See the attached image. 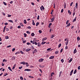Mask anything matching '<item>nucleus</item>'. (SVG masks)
<instances>
[{"instance_id":"nucleus-31","label":"nucleus","mask_w":80,"mask_h":80,"mask_svg":"<svg viewBox=\"0 0 80 80\" xmlns=\"http://www.w3.org/2000/svg\"><path fill=\"white\" fill-rule=\"evenodd\" d=\"M58 51H57L55 52V54H58Z\"/></svg>"},{"instance_id":"nucleus-36","label":"nucleus","mask_w":80,"mask_h":80,"mask_svg":"<svg viewBox=\"0 0 80 80\" xmlns=\"http://www.w3.org/2000/svg\"><path fill=\"white\" fill-rule=\"evenodd\" d=\"M20 79H21V80H23V77H22V76H21L20 77Z\"/></svg>"},{"instance_id":"nucleus-15","label":"nucleus","mask_w":80,"mask_h":80,"mask_svg":"<svg viewBox=\"0 0 80 80\" xmlns=\"http://www.w3.org/2000/svg\"><path fill=\"white\" fill-rule=\"evenodd\" d=\"M8 69H9V70L10 71H11V72H13V71L12 70V69H11V68L10 67H8Z\"/></svg>"},{"instance_id":"nucleus-51","label":"nucleus","mask_w":80,"mask_h":80,"mask_svg":"<svg viewBox=\"0 0 80 80\" xmlns=\"http://www.w3.org/2000/svg\"><path fill=\"white\" fill-rule=\"evenodd\" d=\"M15 50V48H14L12 49V52H14Z\"/></svg>"},{"instance_id":"nucleus-24","label":"nucleus","mask_w":80,"mask_h":80,"mask_svg":"<svg viewBox=\"0 0 80 80\" xmlns=\"http://www.w3.org/2000/svg\"><path fill=\"white\" fill-rule=\"evenodd\" d=\"M34 35L35 34H34L33 32L31 33V36H32V37H34Z\"/></svg>"},{"instance_id":"nucleus-30","label":"nucleus","mask_w":80,"mask_h":80,"mask_svg":"<svg viewBox=\"0 0 80 80\" xmlns=\"http://www.w3.org/2000/svg\"><path fill=\"white\" fill-rule=\"evenodd\" d=\"M77 73V70L75 69L74 71V72L73 73L74 74H75V73Z\"/></svg>"},{"instance_id":"nucleus-12","label":"nucleus","mask_w":80,"mask_h":80,"mask_svg":"<svg viewBox=\"0 0 80 80\" xmlns=\"http://www.w3.org/2000/svg\"><path fill=\"white\" fill-rule=\"evenodd\" d=\"M20 64H23V65H24L25 64V62H20Z\"/></svg>"},{"instance_id":"nucleus-11","label":"nucleus","mask_w":80,"mask_h":80,"mask_svg":"<svg viewBox=\"0 0 80 80\" xmlns=\"http://www.w3.org/2000/svg\"><path fill=\"white\" fill-rule=\"evenodd\" d=\"M77 49H76V48H75L74 50V52H73V53H77Z\"/></svg>"},{"instance_id":"nucleus-6","label":"nucleus","mask_w":80,"mask_h":80,"mask_svg":"<svg viewBox=\"0 0 80 80\" xmlns=\"http://www.w3.org/2000/svg\"><path fill=\"white\" fill-rule=\"evenodd\" d=\"M77 20V17H75V18L72 21V22L73 23L74 22H75Z\"/></svg>"},{"instance_id":"nucleus-2","label":"nucleus","mask_w":80,"mask_h":80,"mask_svg":"<svg viewBox=\"0 0 80 80\" xmlns=\"http://www.w3.org/2000/svg\"><path fill=\"white\" fill-rule=\"evenodd\" d=\"M51 22H53L54 21V20H55V17H52V19H51Z\"/></svg>"},{"instance_id":"nucleus-40","label":"nucleus","mask_w":80,"mask_h":80,"mask_svg":"<svg viewBox=\"0 0 80 80\" xmlns=\"http://www.w3.org/2000/svg\"><path fill=\"white\" fill-rule=\"evenodd\" d=\"M61 45H62V44H61V43L59 44L58 46V48H60V47H61Z\"/></svg>"},{"instance_id":"nucleus-62","label":"nucleus","mask_w":80,"mask_h":80,"mask_svg":"<svg viewBox=\"0 0 80 80\" xmlns=\"http://www.w3.org/2000/svg\"><path fill=\"white\" fill-rule=\"evenodd\" d=\"M63 12V9H62V10L61 11V12L62 13V12Z\"/></svg>"},{"instance_id":"nucleus-14","label":"nucleus","mask_w":80,"mask_h":80,"mask_svg":"<svg viewBox=\"0 0 80 80\" xmlns=\"http://www.w3.org/2000/svg\"><path fill=\"white\" fill-rule=\"evenodd\" d=\"M15 66H16V64H14L13 65V67L12 68V70H14V69L15 68Z\"/></svg>"},{"instance_id":"nucleus-55","label":"nucleus","mask_w":80,"mask_h":80,"mask_svg":"<svg viewBox=\"0 0 80 80\" xmlns=\"http://www.w3.org/2000/svg\"><path fill=\"white\" fill-rule=\"evenodd\" d=\"M20 52H21V53L22 54H23V52L22 51H20Z\"/></svg>"},{"instance_id":"nucleus-8","label":"nucleus","mask_w":80,"mask_h":80,"mask_svg":"<svg viewBox=\"0 0 80 80\" xmlns=\"http://www.w3.org/2000/svg\"><path fill=\"white\" fill-rule=\"evenodd\" d=\"M66 45L67 46L68 45V40L67 41L65 42Z\"/></svg>"},{"instance_id":"nucleus-56","label":"nucleus","mask_w":80,"mask_h":80,"mask_svg":"<svg viewBox=\"0 0 80 80\" xmlns=\"http://www.w3.org/2000/svg\"><path fill=\"white\" fill-rule=\"evenodd\" d=\"M28 28L29 29H31V27L30 26H29L28 27Z\"/></svg>"},{"instance_id":"nucleus-61","label":"nucleus","mask_w":80,"mask_h":80,"mask_svg":"<svg viewBox=\"0 0 80 80\" xmlns=\"http://www.w3.org/2000/svg\"><path fill=\"white\" fill-rule=\"evenodd\" d=\"M19 69H22V66L19 67Z\"/></svg>"},{"instance_id":"nucleus-22","label":"nucleus","mask_w":80,"mask_h":80,"mask_svg":"<svg viewBox=\"0 0 80 80\" xmlns=\"http://www.w3.org/2000/svg\"><path fill=\"white\" fill-rule=\"evenodd\" d=\"M77 39L78 41H79L80 40V37H78L77 38Z\"/></svg>"},{"instance_id":"nucleus-60","label":"nucleus","mask_w":80,"mask_h":80,"mask_svg":"<svg viewBox=\"0 0 80 80\" xmlns=\"http://www.w3.org/2000/svg\"><path fill=\"white\" fill-rule=\"evenodd\" d=\"M7 48H9L10 47H11V45H10L7 47Z\"/></svg>"},{"instance_id":"nucleus-43","label":"nucleus","mask_w":80,"mask_h":80,"mask_svg":"<svg viewBox=\"0 0 80 80\" xmlns=\"http://www.w3.org/2000/svg\"><path fill=\"white\" fill-rule=\"evenodd\" d=\"M27 45H30V42H27Z\"/></svg>"},{"instance_id":"nucleus-27","label":"nucleus","mask_w":80,"mask_h":80,"mask_svg":"<svg viewBox=\"0 0 80 80\" xmlns=\"http://www.w3.org/2000/svg\"><path fill=\"white\" fill-rule=\"evenodd\" d=\"M78 7V3H77L76 4V8H77V7Z\"/></svg>"},{"instance_id":"nucleus-37","label":"nucleus","mask_w":80,"mask_h":80,"mask_svg":"<svg viewBox=\"0 0 80 80\" xmlns=\"http://www.w3.org/2000/svg\"><path fill=\"white\" fill-rule=\"evenodd\" d=\"M53 75H54V72H52L51 73V76L52 77L53 76Z\"/></svg>"},{"instance_id":"nucleus-64","label":"nucleus","mask_w":80,"mask_h":80,"mask_svg":"<svg viewBox=\"0 0 80 80\" xmlns=\"http://www.w3.org/2000/svg\"><path fill=\"white\" fill-rule=\"evenodd\" d=\"M78 70H80V66H79L78 67Z\"/></svg>"},{"instance_id":"nucleus-49","label":"nucleus","mask_w":80,"mask_h":80,"mask_svg":"<svg viewBox=\"0 0 80 80\" xmlns=\"http://www.w3.org/2000/svg\"><path fill=\"white\" fill-rule=\"evenodd\" d=\"M63 48H62L60 51V53H62V52H63Z\"/></svg>"},{"instance_id":"nucleus-5","label":"nucleus","mask_w":80,"mask_h":80,"mask_svg":"<svg viewBox=\"0 0 80 80\" xmlns=\"http://www.w3.org/2000/svg\"><path fill=\"white\" fill-rule=\"evenodd\" d=\"M24 71H27L28 72H29V71H31V70L29 69H26L24 70Z\"/></svg>"},{"instance_id":"nucleus-53","label":"nucleus","mask_w":80,"mask_h":80,"mask_svg":"<svg viewBox=\"0 0 80 80\" xmlns=\"http://www.w3.org/2000/svg\"><path fill=\"white\" fill-rule=\"evenodd\" d=\"M64 6H67V4H66V3L65 2L64 3Z\"/></svg>"},{"instance_id":"nucleus-4","label":"nucleus","mask_w":80,"mask_h":80,"mask_svg":"<svg viewBox=\"0 0 80 80\" xmlns=\"http://www.w3.org/2000/svg\"><path fill=\"white\" fill-rule=\"evenodd\" d=\"M75 15V9H74L73 11V17H74V15Z\"/></svg>"},{"instance_id":"nucleus-58","label":"nucleus","mask_w":80,"mask_h":80,"mask_svg":"<svg viewBox=\"0 0 80 80\" xmlns=\"http://www.w3.org/2000/svg\"><path fill=\"white\" fill-rule=\"evenodd\" d=\"M13 1H11L10 2V3H11V4H12V3H13Z\"/></svg>"},{"instance_id":"nucleus-45","label":"nucleus","mask_w":80,"mask_h":80,"mask_svg":"<svg viewBox=\"0 0 80 80\" xmlns=\"http://www.w3.org/2000/svg\"><path fill=\"white\" fill-rule=\"evenodd\" d=\"M17 54H19V52H17L15 53V55H17Z\"/></svg>"},{"instance_id":"nucleus-54","label":"nucleus","mask_w":80,"mask_h":80,"mask_svg":"<svg viewBox=\"0 0 80 80\" xmlns=\"http://www.w3.org/2000/svg\"><path fill=\"white\" fill-rule=\"evenodd\" d=\"M34 44H35V45H37V44H38V43H37V42H34Z\"/></svg>"},{"instance_id":"nucleus-46","label":"nucleus","mask_w":80,"mask_h":80,"mask_svg":"<svg viewBox=\"0 0 80 80\" xmlns=\"http://www.w3.org/2000/svg\"><path fill=\"white\" fill-rule=\"evenodd\" d=\"M51 50V48H48L47 49V50L48 51H49V50Z\"/></svg>"},{"instance_id":"nucleus-63","label":"nucleus","mask_w":80,"mask_h":80,"mask_svg":"<svg viewBox=\"0 0 80 80\" xmlns=\"http://www.w3.org/2000/svg\"><path fill=\"white\" fill-rule=\"evenodd\" d=\"M65 49H66V50H67V49H68V46H66L65 47Z\"/></svg>"},{"instance_id":"nucleus-50","label":"nucleus","mask_w":80,"mask_h":80,"mask_svg":"<svg viewBox=\"0 0 80 80\" xmlns=\"http://www.w3.org/2000/svg\"><path fill=\"white\" fill-rule=\"evenodd\" d=\"M39 33H42V31L40 30H39Z\"/></svg>"},{"instance_id":"nucleus-28","label":"nucleus","mask_w":80,"mask_h":80,"mask_svg":"<svg viewBox=\"0 0 80 80\" xmlns=\"http://www.w3.org/2000/svg\"><path fill=\"white\" fill-rule=\"evenodd\" d=\"M61 62H62V63H63L64 62V60L63 59H62L61 60Z\"/></svg>"},{"instance_id":"nucleus-39","label":"nucleus","mask_w":80,"mask_h":80,"mask_svg":"<svg viewBox=\"0 0 80 80\" xmlns=\"http://www.w3.org/2000/svg\"><path fill=\"white\" fill-rule=\"evenodd\" d=\"M62 72L61 71L60 72V74H59V77H60V76H61V74H62Z\"/></svg>"},{"instance_id":"nucleus-35","label":"nucleus","mask_w":80,"mask_h":80,"mask_svg":"<svg viewBox=\"0 0 80 80\" xmlns=\"http://www.w3.org/2000/svg\"><path fill=\"white\" fill-rule=\"evenodd\" d=\"M41 45V44L40 43H38V47H40V46Z\"/></svg>"},{"instance_id":"nucleus-47","label":"nucleus","mask_w":80,"mask_h":80,"mask_svg":"<svg viewBox=\"0 0 80 80\" xmlns=\"http://www.w3.org/2000/svg\"><path fill=\"white\" fill-rule=\"evenodd\" d=\"M73 3V2H72L70 4V6H72V5Z\"/></svg>"},{"instance_id":"nucleus-18","label":"nucleus","mask_w":80,"mask_h":80,"mask_svg":"<svg viewBox=\"0 0 80 80\" xmlns=\"http://www.w3.org/2000/svg\"><path fill=\"white\" fill-rule=\"evenodd\" d=\"M70 23H69L66 26V27H70Z\"/></svg>"},{"instance_id":"nucleus-59","label":"nucleus","mask_w":80,"mask_h":80,"mask_svg":"<svg viewBox=\"0 0 80 80\" xmlns=\"http://www.w3.org/2000/svg\"><path fill=\"white\" fill-rule=\"evenodd\" d=\"M29 78H33V76H29Z\"/></svg>"},{"instance_id":"nucleus-26","label":"nucleus","mask_w":80,"mask_h":80,"mask_svg":"<svg viewBox=\"0 0 80 80\" xmlns=\"http://www.w3.org/2000/svg\"><path fill=\"white\" fill-rule=\"evenodd\" d=\"M5 38V39H8V38H9V37L8 36H6Z\"/></svg>"},{"instance_id":"nucleus-41","label":"nucleus","mask_w":80,"mask_h":80,"mask_svg":"<svg viewBox=\"0 0 80 80\" xmlns=\"http://www.w3.org/2000/svg\"><path fill=\"white\" fill-rule=\"evenodd\" d=\"M39 18H40V16L39 15H38V16L37 20H39Z\"/></svg>"},{"instance_id":"nucleus-29","label":"nucleus","mask_w":80,"mask_h":80,"mask_svg":"<svg viewBox=\"0 0 80 80\" xmlns=\"http://www.w3.org/2000/svg\"><path fill=\"white\" fill-rule=\"evenodd\" d=\"M8 21L10 22H11V23H13V21H12V20H9Z\"/></svg>"},{"instance_id":"nucleus-1","label":"nucleus","mask_w":80,"mask_h":80,"mask_svg":"<svg viewBox=\"0 0 80 80\" xmlns=\"http://www.w3.org/2000/svg\"><path fill=\"white\" fill-rule=\"evenodd\" d=\"M40 9L41 11H42V10H45V8L43 7V6H42L40 7Z\"/></svg>"},{"instance_id":"nucleus-57","label":"nucleus","mask_w":80,"mask_h":80,"mask_svg":"<svg viewBox=\"0 0 80 80\" xmlns=\"http://www.w3.org/2000/svg\"><path fill=\"white\" fill-rule=\"evenodd\" d=\"M18 28H21V26H19L18 27Z\"/></svg>"},{"instance_id":"nucleus-9","label":"nucleus","mask_w":80,"mask_h":80,"mask_svg":"<svg viewBox=\"0 0 80 80\" xmlns=\"http://www.w3.org/2000/svg\"><path fill=\"white\" fill-rule=\"evenodd\" d=\"M54 58V56H51L49 58V59H53Z\"/></svg>"},{"instance_id":"nucleus-52","label":"nucleus","mask_w":80,"mask_h":80,"mask_svg":"<svg viewBox=\"0 0 80 80\" xmlns=\"http://www.w3.org/2000/svg\"><path fill=\"white\" fill-rule=\"evenodd\" d=\"M26 42H27V41L25 40L23 42V43H26Z\"/></svg>"},{"instance_id":"nucleus-7","label":"nucleus","mask_w":80,"mask_h":80,"mask_svg":"<svg viewBox=\"0 0 80 80\" xmlns=\"http://www.w3.org/2000/svg\"><path fill=\"white\" fill-rule=\"evenodd\" d=\"M37 52L36 49H35L34 50V51L33 52V54H34V53H37Z\"/></svg>"},{"instance_id":"nucleus-38","label":"nucleus","mask_w":80,"mask_h":80,"mask_svg":"<svg viewBox=\"0 0 80 80\" xmlns=\"http://www.w3.org/2000/svg\"><path fill=\"white\" fill-rule=\"evenodd\" d=\"M3 3L4 5H7V3L6 2H3Z\"/></svg>"},{"instance_id":"nucleus-17","label":"nucleus","mask_w":80,"mask_h":80,"mask_svg":"<svg viewBox=\"0 0 80 80\" xmlns=\"http://www.w3.org/2000/svg\"><path fill=\"white\" fill-rule=\"evenodd\" d=\"M45 43H46V42H42L41 43V45H44Z\"/></svg>"},{"instance_id":"nucleus-44","label":"nucleus","mask_w":80,"mask_h":80,"mask_svg":"<svg viewBox=\"0 0 80 80\" xmlns=\"http://www.w3.org/2000/svg\"><path fill=\"white\" fill-rule=\"evenodd\" d=\"M12 16V15H8V17H10Z\"/></svg>"},{"instance_id":"nucleus-23","label":"nucleus","mask_w":80,"mask_h":80,"mask_svg":"<svg viewBox=\"0 0 80 80\" xmlns=\"http://www.w3.org/2000/svg\"><path fill=\"white\" fill-rule=\"evenodd\" d=\"M40 24V23L39 22H37L36 23V26L37 27L38 26V25H39Z\"/></svg>"},{"instance_id":"nucleus-25","label":"nucleus","mask_w":80,"mask_h":80,"mask_svg":"<svg viewBox=\"0 0 80 80\" xmlns=\"http://www.w3.org/2000/svg\"><path fill=\"white\" fill-rule=\"evenodd\" d=\"M24 37H27V34L25 33H24Z\"/></svg>"},{"instance_id":"nucleus-16","label":"nucleus","mask_w":80,"mask_h":80,"mask_svg":"<svg viewBox=\"0 0 80 80\" xmlns=\"http://www.w3.org/2000/svg\"><path fill=\"white\" fill-rule=\"evenodd\" d=\"M72 60H73L72 58H71L68 61L69 63H70V62L72 61Z\"/></svg>"},{"instance_id":"nucleus-34","label":"nucleus","mask_w":80,"mask_h":80,"mask_svg":"<svg viewBox=\"0 0 80 80\" xmlns=\"http://www.w3.org/2000/svg\"><path fill=\"white\" fill-rule=\"evenodd\" d=\"M20 25H21V26H22V27H23V26H24L23 24L21 23H20Z\"/></svg>"},{"instance_id":"nucleus-20","label":"nucleus","mask_w":80,"mask_h":80,"mask_svg":"<svg viewBox=\"0 0 80 80\" xmlns=\"http://www.w3.org/2000/svg\"><path fill=\"white\" fill-rule=\"evenodd\" d=\"M32 25H35V22H34V20H32Z\"/></svg>"},{"instance_id":"nucleus-32","label":"nucleus","mask_w":80,"mask_h":80,"mask_svg":"<svg viewBox=\"0 0 80 80\" xmlns=\"http://www.w3.org/2000/svg\"><path fill=\"white\" fill-rule=\"evenodd\" d=\"M69 22V20H68L66 22V24L68 25V23Z\"/></svg>"},{"instance_id":"nucleus-13","label":"nucleus","mask_w":80,"mask_h":80,"mask_svg":"<svg viewBox=\"0 0 80 80\" xmlns=\"http://www.w3.org/2000/svg\"><path fill=\"white\" fill-rule=\"evenodd\" d=\"M12 60H15V56H13L12 58Z\"/></svg>"},{"instance_id":"nucleus-33","label":"nucleus","mask_w":80,"mask_h":80,"mask_svg":"<svg viewBox=\"0 0 80 80\" xmlns=\"http://www.w3.org/2000/svg\"><path fill=\"white\" fill-rule=\"evenodd\" d=\"M8 75V73H5V74L4 75V77H5V76H6V75Z\"/></svg>"},{"instance_id":"nucleus-48","label":"nucleus","mask_w":80,"mask_h":80,"mask_svg":"<svg viewBox=\"0 0 80 80\" xmlns=\"http://www.w3.org/2000/svg\"><path fill=\"white\" fill-rule=\"evenodd\" d=\"M54 37V35H52L51 37V38H53Z\"/></svg>"},{"instance_id":"nucleus-42","label":"nucleus","mask_w":80,"mask_h":80,"mask_svg":"<svg viewBox=\"0 0 80 80\" xmlns=\"http://www.w3.org/2000/svg\"><path fill=\"white\" fill-rule=\"evenodd\" d=\"M27 33H28L29 34H30V32L29 31H27Z\"/></svg>"},{"instance_id":"nucleus-19","label":"nucleus","mask_w":80,"mask_h":80,"mask_svg":"<svg viewBox=\"0 0 80 80\" xmlns=\"http://www.w3.org/2000/svg\"><path fill=\"white\" fill-rule=\"evenodd\" d=\"M27 21L25 19L24 20V23H25V24H26L27 23Z\"/></svg>"},{"instance_id":"nucleus-10","label":"nucleus","mask_w":80,"mask_h":80,"mask_svg":"<svg viewBox=\"0 0 80 80\" xmlns=\"http://www.w3.org/2000/svg\"><path fill=\"white\" fill-rule=\"evenodd\" d=\"M31 50L30 49L28 48L26 50V51L27 52H29V51Z\"/></svg>"},{"instance_id":"nucleus-21","label":"nucleus","mask_w":80,"mask_h":80,"mask_svg":"<svg viewBox=\"0 0 80 80\" xmlns=\"http://www.w3.org/2000/svg\"><path fill=\"white\" fill-rule=\"evenodd\" d=\"M47 39V38H45L42 39V41H45V40H46Z\"/></svg>"},{"instance_id":"nucleus-3","label":"nucleus","mask_w":80,"mask_h":80,"mask_svg":"<svg viewBox=\"0 0 80 80\" xmlns=\"http://www.w3.org/2000/svg\"><path fill=\"white\" fill-rule=\"evenodd\" d=\"M44 60V59H43L41 58L39 60V62H42Z\"/></svg>"}]
</instances>
